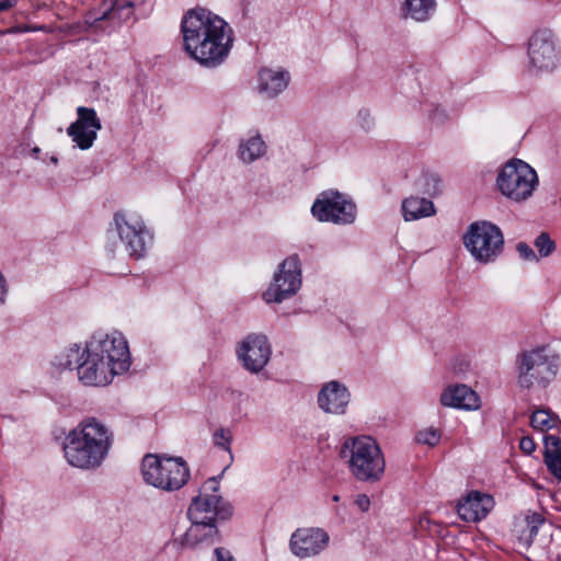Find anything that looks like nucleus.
Masks as SVG:
<instances>
[{
	"instance_id": "f257e3e1",
	"label": "nucleus",
	"mask_w": 561,
	"mask_h": 561,
	"mask_svg": "<svg viewBox=\"0 0 561 561\" xmlns=\"http://www.w3.org/2000/svg\"><path fill=\"white\" fill-rule=\"evenodd\" d=\"M181 32L186 54L205 68L220 67L233 47V30L220 15L204 8L188 10Z\"/></svg>"
},
{
	"instance_id": "f03ea898",
	"label": "nucleus",
	"mask_w": 561,
	"mask_h": 561,
	"mask_svg": "<svg viewBox=\"0 0 561 561\" xmlns=\"http://www.w3.org/2000/svg\"><path fill=\"white\" fill-rule=\"evenodd\" d=\"M85 352L79 379L88 386H106L131 364L127 340L117 331L94 333L87 342Z\"/></svg>"
},
{
	"instance_id": "7ed1b4c3",
	"label": "nucleus",
	"mask_w": 561,
	"mask_h": 561,
	"mask_svg": "<svg viewBox=\"0 0 561 561\" xmlns=\"http://www.w3.org/2000/svg\"><path fill=\"white\" fill-rule=\"evenodd\" d=\"M113 432L95 417H88L73 427L65 437L64 455L76 468H99L113 445Z\"/></svg>"
},
{
	"instance_id": "20e7f679",
	"label": "nucleus",
	"mask_w": 561,
	"mask_h": 561,
	"mask_svg": "<svg viewBox=\"0 0 561 561\" xmlns=\"http://www.w3.org/2000/svg\"><path fill=\"white\" fill-rule=\"evenodd\" d=\"M340 457L347 465L352 477L359 482H379L385 474V456L370 436L345 438L340 448Z\"/></svg>"
},
{
	"instance_id": "39448f33",
	"label": "nucleus",
	"mask_w": 561,
	"mask_h": 561,
	"mask_svg": "<svg viewBox=\"0 0 561 561\" xmlns=\"http://www.w3.org/2000/svg\"><path fill=\"white\" fill-rule=\"evenodd\" d=\"M516 364L520 389H545L556 378L560 358L548 347L540 346L519 354Z\"/></svg>"
},
{
	"instance_id": "423d86ee",
	"label": "nucleus",
	"mask_w": 561,
	"mask_h": 561,
	"mask_svg": "<svg viewBox=\"0 0 561 561\" xmlns=\"http://www.w3.org/2000/svg\"><path fill=\"white\" fill-rule=\"evenodd\" d=\"M141 473L146 483L163 491L179 490L190 478V469L182 458L152 454L144 457Z\"/></svg>"
},
{
	"instance_id": "0eeeda50",
	"label": "nucleus",
	"mask_w": 561,
	"mask_h": 561,
	"mask_svg": "<svg viewBox=\"0 0 561 561\" xmlns=\"http://www.w3.org/2000/svg\"><path fill=\"white\" fill-rule=\"evenodd\" d=\"M462 240L467 251L481 264L494 262L504 249V236L501 229L490 221L471 224Z\"/></svg>"
},
{
	"instance_id": "6e6552de",
	"label": "nucleus",
	"mask_w": 561,
	"mask_h": 561,
	"mask_svg": "<svg viewBox=\"0 0 561 561\" xmlns=\"http://www.w3.org/2000/svg\"><path fill=\"white\" fill-rule=\"evenodd\" d=\"M496 183L504 196L514 202H523L533 195L538 176L528 163L516 159L502 168Z\"/></svg>"
},
{
	"instance_id": "1a4fd4ad",
	"label": "nucleus",
	"mask_w": 561,
	"mask_h": 561,
	"mask_svg": "<svg viewBox=\"0 0 561 561\" xmlns=\"http://www.w3.org/2000/svg\"><path fill=\"white\" fill-rule=\"evenodd\" d=\"M114 225L121 241L130 256H144L151 236L140 215L134 211H118L114 215Z\"/></svg>"
},
{
	"instance_id": "9d476101",
	"label": "nucleus",
	"mask_w": 561,
	"mask_h": 561,
	"mask_svg": "<svg viewBox=\"0 0 561 561\" xmlns=\"http://www.w3.org/2000/svg\"><path fill=\"white\" fill-rule=\"evenodd\" d=\"M301 286V267L297 255L285 259L273 276V280L263 294L267 302H282L294 296Z\"/></svg>"
},
{
	"instance_id": "9b49d317",
	"label": "nucleus",
	"mask_w": 561,
	"mask_h": 561,
	"mask_svg": "<svg viewBox=\"0 0 561 561\" xmlns=\"http://www.w3.org/2000/svg\"><path fill=\"white\" fill-rule=\"evenodd\" d=\"M311 213L319 221L350 225L356 219V205L339 192H324L314 201Z\"/></svg>"
},
{
	"instance_id": "f8f14e48",
	"label": "nucleus",
	"mask_w": 561,
	"mask_h": 561,
	"mask_svg": "<svg viewBox=\"0 0 561 561\" xmlns=\"http://www.w3.org/2000/svg\"><path fill=\"white\" fill-rule=\"evenodd\" d=\"M219 482L216 478L206 481L201 493L192 501L187 515L191 522L215 524L218 517L225 518L229 512L221 506V497L217 493Z\"/></svg>"
},
{
	"instance_id": "ddd939ff",
	"label": "nucleus",
	"mask_w": 561,
	"mask_h": 561,
	"mask_svg": "<svg viewBox=\"0 0 561 561\" xmlns=\"http://www.w3.org/2000/svg\"><path fill=\"white\" fill-rule=\"evenodd\" d=\"M530 65L538 70H548L558 66L561 50L556 35L548 28L536 31L528 41Z\"/></svg>"
},
{
	"instance_id": "4468645a",
	"label": "nucleus",
	"mask_w": 561,
	"mask_h": 561,
	"mask_svg": "<svg viewBox=\"0 0 561 561\" xmlns=\"http://www.w3.org/2000/svg\"><path fill=\"white\" fill-rule=\"evenodd\" d=\"M237 354L249 371L259 373L270 360L271 346L265 335L253 333L241 341Z\"/></svg>"
},
{
	"instance_id": "2eb2a0df",
	"label": "nucleus",
	"mask_w": 561,
	"mask_h": 561,
	"mask_svg": "<svg viewBox=\"0 0 561 561\" xmlns=\"http://www.w3.org/2000/svg\"><path fill=\"white\" fill-rule=\"evenodd\" d=\"M329 534L317 527L296 529L289 541L290 551L298 558H312L321 553L329 545Z\"/></svg>"
},
{
	"instance_id": "dca6fc26",
	"label": "nucleus",
	"mask_w": 561,
	"mask_h": 561,
	"mask_svg": "<svg viewBox=\"0 0 561 561\" xmlns=\"http://www.w3.org/2000/svg\"><path fill=\"white\" fill-rule=\"evenodd\" d=\"M77 114L78 119L69 125L67 134L81 150H87L92 147L102 124L93 108L79 106Z\"/></svg>"
},
{
	"instance_id": "f3484780",
	"label": "nucleus",
	"mask_w": 561,
	"mask_h": 561,
	"mask_svg": "<svg viewBox=\"0 0 561 561\" xmlns=\"http://www.w3.org/2000/svg\"><path fill=\"white\" fill-rule=\"evenodd\" d=\"M135 2L133 0H104L101 8L89 12L85 23L90 27L99 28L100 23L110 21L113 25L130 19Z\"/></svg>"
},
{
	"instance_id": "a211bd4d",
	"label": "nucleus",
	"mask_w": 561,
	"mask_h": 561,
	"mask_svg": "<svg viewBox=\"0 0 561 561\" xmlns=\"http://www.w3.org/2000/svg\"><path fill=\"white\" fill-rule=\"evenodd\" d=\"M350 399L351 393L343 383L332 380L324 383L319 391L318 404L325 413L341 415L346 412Z\"/></svg>"
},
{
	"instance_id": "6ab92c4d",
	"label": "nucleus",
	"mask_w": 561,
	"mask_h": 561,
	"mask_svg": "<svg viewBox=\"0 0 561 561\" xmlns=\"http://www.w3.org/2000/svg\"><path fill=\"white\" fill-rule=\"evenodd\" d=\"M444 407L474 411L480 409L481 402L478 393L466 385H451L440 394Z\"/></svg>"
},
{
	"instance_id": "aec40b11",
	"label": "nucleus",
	"mask_w": 561,
	"mask_h": 561,
	"mask_svg": "<svg viewBox=\"0 0 561 561\" xmlns=\"http://www.w3.org/2000/svg\"><path fill=\"white\" fill-rule=\"evenodd\" d=\"M493 499L480 492H471L458 504V515L465 522L476 523L484 518L493 507Z\"/></svg>"
},
{
	"instance_id": "412c9836",
	"label": "nucleus",
	"mask_w": 561,
	"mask_h": 561,
	"mask_svg": "<svg viewBox=\"0 0 561 561\" xmlns=\"http://www.w3.org/2000/svg\"><path fill=\"white\" fill-rule=\"evenodd\" d=\"M181 539L184 547L195 548L202 545L214 543L218 538V529L215 524L191 522Z\"/></svg>"
},
{
	"instance_id": "4be33fe9",
	"label": "nucleus",
	"mask_w": 561,
	"mask_h": 561,
	"mask_svg": "<svg viewBox=\"0 0 561 561\" xmlns=\"http://www.w3.org/2000/svg\"><path fill=\"white\" fill-rule=\"evenodd\" d=\"M437 9V0H404L402 14L405 19L425 23L432 19Z\"/></svg>"
},
{
	"instance_id": "5701e85b",
	"label": "nucleus",
	"mask_w": 561,
	"mask_h": 561,
	"mask_svg": "<svg viewBox=\"0 0 561 561\" xmlns=\"http://www.w3.org/2000/svg\"><path fill=\"white\" fill-rule=\"evenodd\" d=\"M288 83V72H259L257 91L266 98H273L282 93Z\"/></svg>"
},
{
	"instance_id": "b1692460",
	"label": "nucleus",
	"mask_w": 561,
	"mask_h": 561,
	"mask_svg": "<svg viewBox=\"0 0 561 561\" xmlns=\"http://www.w3.org/2000/svg\"><path fill=\"white\" fill-rule=\"evenodd\" d=\"M434 204L424 197H408L402 202V214L405 221L417 220L435 214Z\"/></svg>"
},
{
	"instance_id": "393cba45",
	"label": "nucleus",
	"mask_w": 561,
	"mask_h": 561,
	"mask_svg": "<svg viewBox=\"0 0 561 561\" xmlns=\"http://www.w3.org/2000/svg\"><path fill=\"white\" fill-rule=\"evenodd\" d=\"M543 523L545 517L541 514L536 512L528 513L524 519L516 525L518 540L526 547L530 546Z\"/></svg>"
},
{
	"instance_id": "a878e982",
	"label": "nucleus",
	"mask_w": 561,
	"mask_h": 561,
	"mask_svg": "<svg viewBox=\"0 0 561 561\" xmlns=\"http://www.w3.org/2000/svg\"><path fill=\"white\" fill-rule=\"evenodd\" d=\"M87 357L85 348L81 350L78 344H72L59 352L54 359V365L59 369L77 368L83 363Z\"/></svg>"
},
{
	"instance_id": "bb28decb",
	"label": "nucleus",
	"mask_w": 561,
	"mask_h": 561,
	"mask_svg": "<svg viewBox=\"0 0 561 561\" xmlns=\"http://www.w3.org/2000/svg\"><path fill=\"white\" fill-rule=\"evenodd\" d=\"M238 153L243 162L251 163L265 153V144L259 135L252 136L240 142Z\"/></svg>"
},
{
	"instance_id": "cd10ccee",
	"label": "nucleus",
	"mask_w": 561,
	"mask_h": 561,
	"mask_svg": "<svg viewBox=\"0 0 561 561\" xmlns=\"http://www.w3.org/2000/svg\"><path fill=\"white\" fill-rule=\"evenodd\" d=\"M560 424L559 416L549 409H536L530 417L531 427L542 433L557 428Z\"/></svg>"
},
{
	"instance_id": "c85d7f7f",
	"label": "nucleus",
	"mask_w": 561,
	"mask_h": 561,
	"mask_svg": "<svg viewBox=\"0 0 561 561\" xmlns=\"http://www.w3.org/2000/svg\"><path fill=\"white\" fill-rule=\"evenodd\" d=\"M416 187L420 192L427 195H436L440 192V179L433 173H425L416 181Z\"/></svg>"
},
{
	"instance_id": "c756f323",
	"label": "nucleus",
	"mask_w": 561,
	"mask_h": 561,
	"mask_svg": "<svg viewBox=\"0 0 561 561\" xmlns=\"http://www.w3.org/2000/svg\"><path fill=\"white\" fill-rule=\"evenodd\" d=\"M534 245L536 247L538 251V257H547L551 255L556 250V243L550 238V236L546 232H541L534 242Z\"/></svg>"
},
{
	"instance_id": "7c9ffc66",
	"label": "nucleus",
	"mask_w": 561,
	"mask_h": 561,
	"mask_svg": "<svg viewBox=\"0 0 561 561\" xmlns=\"http://www.w3.org/2000/svg\"><path fill=\"white\" fill-rule=\"evenodd\" d=\"M232 433L229 428H218L213 434V443L216 447L222 448L231 455Z\"/></svg>"
},
{
	"instance_id": "2f4dec72",
	"label": "nucleus",
	"mask_w": 561,
	"mask_h": 561,
	"mask_svg": "<svg viewBox=\"0 0 561 561\" xmlns=\"http://www.w3.org/2000/svg\"><path fill=\"white\" fill-rule=\"evenodd\" d=\"M440 439V433L433 427H428L420 431L416 434V440L421 444H426L428 446H435Z\"/></svg>"
},
{
	"instance_id": "473e14b6",
	"label": "nucleus",
	"mask_w": 561,
	"mask_h": 561,
	"mask_svg": "<svg viewBox=\"0 0 561 561\" xmlns=\"http://www.w3.org/2000/svg\"><path fill=\"white\" fill-rule=\"evenodd\" d=\"M543 461L549 472L561 482V454L545 456Z\"/></svg>"
},
{
	"instance_id": "72a5a7b5",
	"label": "nucleus",
	"mask_w": 561,
	"mask_h": 561,
	"mask_svg": "<svg viewBox=\"0 0 561 561\" xmlns=\"http://www.w3.org/2000/svg\"><path fill=\"white\" fill-rule=\"evenodd\" d=\"M545 451L543 457L548 455L561 454V439L556 435H546L543 438Z\"/></svg>"
},
{
	"instance_id": "f704fd0d",
	"label": "nucleus",
	"mask_w": 561,
	"mask_h": 561,
	"mask_svg": "<svg viewBox=\"0 0 561 561\" xmlns=\"http://www.w3.org/2000/svg\"><path fill=\"white\" fill-rule=\"evenodd\" d=\"M516 251L519 254L520 259H523L524 261H539V257L537 256L535 251L526 242H518L516 245Z\"/></svg>"
},
{
	"instance_id": "c9c22d12",
	"label": "nucleus",
	"mask_w": 561,
	"mask_h": 561,
	"mask_svg": "<svg viewBox=\"0 0 561 561\" xmlns=\"http://www.w3.org/2000/svg\"><path fill=\"white\" fill-rule=\"evenodd\" d=\"M519 448L524 454L531 455L536 450V444L530 436H524L519 442Z\"/></svg>"
},
{
	"instance_id": "e433bc0d",
	"label": "nucleus",
	"mask_w": 561,
	"mask_h": 561,
	"mask_svg": "<svg viewBox=\"0 0 561 561\" xmlns=\"http://www.w3.org/2000/svg\"><path fill=\"white\" fill-rule=\"evenodd\" d=\"M214 554H215L216 561H236L232 553L224 547L216 548L214 550Z\"/></svg>"
},
{
	"instance_id": "4c0bfd02",
	"label": "nucleus",
	"mask_w": 561,
	"mask_h": 561,
	"mask_svg": "<svg viewBox=\"0 0 561 561\" xmlns=\"http://www.w3.org/2000/svg\"><path fill=\"white\" fill-rule=\"evenodd\" d=\"M355 504L362 512H367L370 507V499L366 494H359L356 497Z\"/></svg>"
},
{
	"instance_id": "58836bf2",
	"label": "nucleus",
	"mask_w": 561,
	"mask_h": 561,
	"mask_svg": "<svg viewBox=\"0 0 561 561\" xmlns=\"http://www.w3.org/2000/svg\"><path fill=\"white\" fill-rule=\"evenodd\" d=\"M431 119L434 124L440 125L447 119V114L443 108H435L431 115Z\"/></svg>"
},
{
	"instance_id": "ea45409f",
	"label": "nucleus",
	"mask_w": 561,
	"mask_h": 561,
	"mask_svg": "<svg viewBox=\"0 0 561 561\" xmlns=\"http://www.w3.org/2000/svg\"><path fill=\"white\" fill-rule=\"evenodd\" d=\"M7 283H5V279L2 275V273L0 272V305H2L5 300V296H7Z\"/></svg>"
},
{
	"instance_id": "a19ab883",
	"label": "nucleus",
	"mask_w": 561,
	"mask_h": 561,
	"mask_svg": "<svg viewBox=\"0 0 561 561\" xmlns=\"http://www.w3.org/2000/svg\"><path fill=\"white\" fill-rule=\"evenodd\" d=\"M18 0H0V12L12 9Z\"/></svg>"
},
{
	"instance_id": "79ce46f5",
	"label": "nucleus",
	"mask_w": 561,
	"mask_h": 561,
	"mask_svg": "<svg viewBox=\"0 0 561 561\" xmlns=\"http://www.w3.org/2000/svg\"><path fill=\"white\" fill-rule=\"evenodd\" d=\"M340 500L339 495L333 496V501L337 502Z\"/></svg>"
},
{
	"instance_id": "37998d69",
	"label": "nucleus",
	"mask_w": 561,
	"mask_h": 561,
	"mask_svg": "<svg viewBox=\"0 0 561 561\" xmlns=\"http://www.w3.org/2000/svg\"><path fill=\"white\" fill-rule=\"evenodd\" d=\"M51 162L57 163V158H56V157H53V158H51Z\"/></svg>"
},
{
	"instance_id": "c03bdc74",
	"label": "nucleus",
	"mask_w": 561,
	"mask_h": 561,
	"mask_svg": "<svg viewBox=\"0 0 561 561\" xmlns=\"http://www.w3.org/2000/svg\"><path fill=\"white\" fill-rule=\"evenodd\" d=\"M16 30L15 28H11L8 31V33H14Z\"/></svg>"
},
{
	"instance_id": "a18cd8bd",
	"label": "nucleus",
	"mask_w": 561,
	"mask_h": 561,
	"mask_svg": "<svg viewBox=\"0 0 561 561\" xmlns=\"http://www.w3.org/2000/svg\"><path fill=\"white\" fill-rule=\"evenodd\" d=\"M33 151H34V153H37L39 151V149L38 148H34Z\"/></svg>"
}]
</instances>
